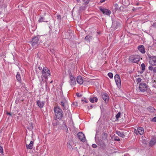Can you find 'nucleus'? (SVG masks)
Instances as JSON below:
<instances>
[{
  "mask_svg": "<svg viewBox=\"0 0 156 156\" xmlns=\"http://www.w3.org/2000/svg\"><path fill=\"white\" fill-rule=\"evenodd\" d=\"M30 126L31 128H32V129H33V124L31 123L30 124Z\"/></svg>",
  "mask_w": 156,
  "mask_h": 156,
  "instance_id": "obj_50",
  "label": "nucleus"
},
{
  "mask_svg": "<svg viewBox=\"0 0 156 156\" xmlns=\"http://www.w3.org/2000/svg\"><path fill=\"white\" fill-rule=\"evenodd\" d=\"M53 82V81H52V80L50 82V83H52Z\"/></svg>",
  "mask_w": 156,
  "mask_h": 156,
  "instance_id": "obj_57",
  "label": "nucleus"
},
{
  "mask_svg": "<svg viewBox=\"0 0 156 156\" xmlns=\"http://www.w3.org/2000/svg\"><path fill=\"white\" fill-rule=\"evenodd\" d=\"M115 79L116 84L118 87H120L121 80L118 74H116L115 76Z\"/></svg>",
  "mask_w": 156,
  "mask_h": 156,
  "instance_id": "obj_9",
  "label": "nucleus"
},
{
  "mask_svg": "<svg viewBox=\"0 0 156 156\" xmlns=\"http://www.w3.org/2000/svg\"><path fill=\"white\" fill-rule=\"evenodd\" d=\"M84 3L86 4H87L89 2V0H83Z\"/></svg>",
  "mask_w": 156,
  "mask_h": 156,
  "instance_id": "obj_40",
  "label": "nucleus"
},
{
  "mask_svg": "<svg viewBox=\"0 0 156 156\" xmlns=\"http://www.w3.org/2000/svg\"><path fill=\"white\" fill-rule=\"evenodd\" d=\"M142 80L140 78H138L136 79V81L138 83H140L141 82Z\"/></svg>",
  "mask_w": 156,
  "mask_h": 156,
  "instance_id": "obj_35",
  "label": "nucleus"
},
{
  "mask_svg": "<svg viewBox=\"0 0 156 156\" xmlns=\"http://www.w3.org/2000/svg\"><path fill=\"white\" fill-rule=\"evenodd\" d=\"M16 78L18 81H20L21 80L20 76V74L17 73L16 76Z\"/></svg>",
  "mask_w": 156,
  "mask_h": 156,
  "instance_id": "obj_30",
  "label": "nucleus"
},
{
  "mask_svg": "<svg viewBox=\"0 0 156 156\" xmlns=\"http://www.w3.org/2000/svg\"><path fill=\"white\" fill-rule=\"evenodd\" d=\"M89 100L91 102L94 103V102H97L98 99L96 97H90L89 98Z\"/></svg>",
  "mask_w": 156,
  "mask_h": 156,
  "instance_id": "obj_21",
  "label": "nucleus"
},
{
  "mask_svg": "<svg viewBox=\"0 0 156 156\" xmlns=\"http://www.w3.org/2000/svg\"><path fill=\"white\" fill-rule=\"evenodd\" d=\"M147 109L148 110L149 112L151 113H152L154 112L155 110V108L153 107L149 106L147 108Z\"/></svg>",
  "mask_w": 156,
  "mask_h": 156,
  "instance_id": "obj_26",
  "label": "nucleus"
},
{
  "mask_svg": "<svg viewBox=\"0 0 156 156\" xmlns=\"http://www.w3.org/2000/svg\"><path fill=\"white\" fill-rule=\"evenodd\" d=\"M74 102H73V105H74Z\"/></svg>",
  "mask_w": 156,
  "mask_h": 156,
  "instance_id": "obj_59",
  "label": "nucleus"
},
{
  "mask_svg": "<svg viewBox=\"0 0 156 156\" xmlns=\"http://www.w3.org/2000/svg\"><path fill=\"white\" fill-rule=\"evenodd\" d=\"M121 115V113L119 112L115 116V118L116 120H118V119L120 117Z\"/></svg>",
  "mask_w": 156,
  "mask_h": 156,
  "instance_id": "obj_31",
  "label": "nucleus"
},
{
  "mask_svg": "<svg viewBox=\"0 0 156 156\" xmlns=\"http://www.w3.org/2000/svg\"><path fill=\"white\" fill-rule=\"evenodd\" d=\"M1 0H0V1H1Z\"/></svg>",
  "mask_w": 156,
  "mask_h": 156,
  "instance_id": "obj_61",
  "label": "nucleus"
},
{
  "mask_svg": "<svg viewBox=\"0 0 156 156\" xmlns=\"http://www.w3.org/2000/svg\"><path fill=\"white\" fill-rule=\"evenodd\" d=\"M105 0H101V1H100V2H104L105 1Z\"/></svg>",
  "mask_w": 156,
  "mask_h": 156,
  "instance_id": "obj_55",
  "label": "nucleus"
},
{
  "mask_svg": "<svg viewBox=\"0 0 156 156\" xmlns=\"http://www.w3.org/2000/svg\"><path fill=\"white\" fill-rule=\"evenodd\" d=\"M93 105H90V107H89V106H88V107H87V108H88V109L89 110V109H91V108H93Z\"/></svg>",
  "mask_w": 156,
  "mask_h": 156,
  "instance_id": "obj_46",
  "label": "nucleus"
},
{
  "mask_svg": "<svg viewBox=\"0 0 156 156\" xmlns=\"http://www.w3.org/2000/svg\"><path fill=\"white\" fill-rule=\"evenodd\" d=\"M85 7L84 6H81L80 7L79 9V12H82L83 10H84L85 9Z\"/></svg>",
  "mask_w": 156,
  "mask_h": 156,
  "instance_id": "obj_29",
  "label": "nucleus"
},
{
  "mask_svg": "<svg viewBox=\"0 0 156 156\" xmlns=\"http://www.w3.org/2000/svg\"><path fill=\"white\" fill-rule=\"evenodd\" d=\"M6 114L7 115H9L10 116H12V114L10 112H6Z\"/></svg>",
  "mask_w": 156,
  "mask_h": 156,
  "instance_id": "obj_47",
  "label": "nucleus"
},
{
  "mask_svg": "<svg viewBox=\"0 0 156 156\" xmlns=\"http://www.w3.org/2000/svg\"><path fill=\"white\" fill-rule=\"evenodd\" d=\"M77 136L79 140L82 142H85L86 139L85 136L82 132H80L77 134Z\"/></svg>",
  "mask_w": 156,
  "mask_h": 156,
  "instance_id": "obj_7",
  "label": "nucleus"
},
{
  "mask_svg": "<svg viewBox=\"0 0 156 156\" xmlns=\"http://www.w3.org/2000/svg\"><path fill=\"white\" fill-rule=\"evenodd\" d=\"M108 75L110 78H112L113 77V74L112 73H108Z\"/></svg>",
  "mask_w": 156,
  "mask_h": 156,
  "instance_id": "obj_34",
  "label": "nucleus"
},
{
  "mask_svg": "<svg viewBox=\"0 0 156 156\" xmlns=\"http://www.w3.org/2000/svg\"><path fill=\"white\" fill-rule=\"evenodd\" d=\"M76 81L78 83L80 84H82L83 83V80L81 76H78L76 78Z\"/></svg>",
  "mask_w": 156,
  "mask_h": 156,
  "instance_id": "obj_18",
  "label": "nucleus"
},
{
  "mask_svg": "<svg viewBox=\"0 0 156 156\" xmlns=\"http://www.w3.org/2000/svg\"><path fill=\"white\" fill-rule=\"evenodd\" d=\"M81 101H84V100H83V99H82V100H81Z\"/></svg>",
  "mask_w": 156,
  "mask_h": 156,
  "instance_id": "obj_58",
  "label": "nucleus"
},
{
  "mask_svg": "<svg viewBox=\"0 0 156 156\" xmlns=\"http://www.w3.org/2000/svg\"><path fill=\"white\" fill-rule=\"evenodd\" d=\"M0 152L2 154L3 152V147L1 146H0Z\"/></svg>",
  "mask_w": 156,
  "mask_h": 156,
  "instance_id": "obj_39",
  "label": "nucleus"
},
{
  "mask_svg": "<svg viewBox=\"0 0 156 156\" xmlns=\"http://www.w3.org/2000/svg\"><path fill=\"white\" fill-rule=\"evenodd\" d=\"M36 103L39 108L41 109L43 108L45 102L44 101H41L40 100H38L37 101Z\"/></svg>",
  "mask_w": 156,
  "mask_h": 156,
  "instance_id": "obj_14",
  "label": "nucleus"
},
{
  "mask_svg": "<svg viewBox=\"0 0 156 156\" xmlns=\"http://www.w3.org/2000/svg\"><path fill=\"white\" fill-rule=\"evenodd\" d=\"M141 70H145V65L144 63H142L141 65Z\"/></svg>",
  "mask_w": 156,
  "mask_h": 156,
  "instance_id": "obj_33",
  "label": "nucleus"
},
{
  "mask_svg": "<svg viewBox=\"0 0 156 156\" xmlns=\"http://www.w3.org/2000/svg\"><path fill=\"white\" fill-rule=\"evenodd\" d=\"M140 56L138 55H131L129 58V62L134 63H138L140 61Z\"/></svg>",
  "mask_w": 156,
  "mask_h": 156,
  "instance_id": "obj_3",
  "label": "nucleus"
},
{
  "mask_svg": "<svg viewBox=\"0 0 156 156\" xmlns=\"http://www.w3.org/2000/svg\"><path fill=\"white\" fill-rule=\"evenodd\" d=\"M42 78L43 77L45 79H47L48 76H50V70L47 67H44L42 69Z\"/></svg>",
  "mask_w": 156,
  "mask_h": 156,
  "instance_id": "obj_5",
  "label": "nucleus"
},
{
  "mask_svg": "<svg viewBox=\"0 0 156 156\" xmlns=\"http://www.w3.org/2000/svg\"><path fill=\"white\" fill-rule=\"evenodd\" d=\"M38 22L39 23H41L42 22H48V20L46 19L43 16H40V18L38 20Z\"/></svg>",
  "mask_w": 156,
  "mask_h": 156,
  "instance_id": "obj_19",
  "label": "nucleus"
},
{
  "mask_svg": "<svg viewBox=\"0 0 156 156\" xmlns=\"http://www.w3.org/2000/svg\"><path fill=\"white\" fill-rule=\"evenodd\" d=\"M45 87H46V89L47 90V88H48V85H47V83H46V85H45Z\"/></svg>",
  "mask_w": 156,
  "mask_h": 156,
  "instance_id": "obj_53",
  "label": "nucleus"
},
{
  "mask_svg": "<svg viewBox=\"0 0 156 156\" xmlns=\"http://www.w3.org/2000/svg\"><path fill=\"white\" fill-rule=\"evenodd\" d=\"M139 90L142 92H144L149 89V87L147 83L141 82L139 85Z\"/></svg>",
  "mask_w": 156,
  "mask_h": 156,
  "instance_id": "obj_4",
  "label": "nucleus"
},
{
  "mask_svg": "<svg viewBox=\"0 0 156 156\" xmlns=\"http://www.w3.org/2000/svg\"><path fill=\"white\" fill-rule=\"evenodd\" d=\"M152 26L153 27L156 28V22L154 23Z\"/></svg>",
  "mask_w": 156,
  "mask_h": 156,
  "instance_id": "obj_45",
  "label": "nucleus"
},
{
  "mask_svg": "<svg viewBox=\"0 0 156 156\" xmlns=\"http://www.w3.org/2000/svg\"><path fill=\"white\" fill-rule=\"evenodd\" d=\"M84 99H85V100H84V101L85 102V103H88V101L86 100V98H84Z\"/></svg>",
  "mask_w": 156,
  "mask_h": 156,
  "instance_id": "obj_49",
  "label": "nucleus"
},
{
  "mask_svg": "<svg viewBox=\"0 0 156 156\" xmlns=\"http://www.w3.org/2000/svg\"><path fill=\"white\" fill-rule=\"evenodd\" d=\"M92 147L93 148H96L97 147V146L96 144H93L92 145Z\"/></svg>",
  "mask_w": 156,
  "mask_h": 156,
  "instance_id": "obj_42",
  "label": "nucleus"
},
{
  "mask_svg": "<svg viewBox=\"0 0 156 156\" xmlns=\"http://www.w3.org/2000/svg\"><path fill=\"white\" fill-rule=\"evenodd\" d=\"M34 144V142L31 141L30 142V144L28 145L27 144L26 145V147L27 149H32L33 148V145Z\"/></svg>",
  "mask_w": 156,
  "mask_h": 156,
  "instance_id": "obj_17",
  "label": "nucleus"
},
{
  "mask_svg": "<svg viewBox=\"0 0 156 156\" xmlns=\"http://www.w3.org/2000/svg\"><path fill=\"white\" fill-rule=\"evenodd\" d=\"M148 58L149 59V63L152 66H156V56H151L150 54H147Z\"/></svg>",
  "mask_w": 156,
  "mask_h": 156,
  "instance_id": "obj_6",
  "label": "nucleus"
},
{
  "mask_svg": "<svg viewBox=\"0 0 156 156\" xmlns=\"http://www.w3.org/2000/svg\"><path fill=\"white\" fill-rule=\"evenodd\" d=\"M97 144L99 145L101 148H105L106 145L104 141L101 140H98L97 142Z\"/></svg>",
  "mask_w": 156,
  "mask_h": 156,
  "instance_id": "obj_10",
  "label": "nucleus"
},
{
  "mask_svg": "<svg viewBox=\"0 0 156 156\" xmlns=\"http://www.w3.org/2000/svg\"><path fill=\"white\" fill-rule=\"evenodd\" d=\"M134 132L135 133H137V131L136 129H134Z\"/></svg>",
  "mask_w": 156,
  "mask_h": 156,
  "instance_id": "obj_51",
  "label": "nucleus"
},
{
  "mask_svg": "<svg viewBox=\"0 0 156 156\" xmlns=\"http://www.w3.org/2000/svg\"><path fill=\"white\" fill-rule=\"evenodd\" d=\"M92 38L93 37L92 36L87 35L85 37L84 39L86 41H87V42H90V40H91Z\"/></svg>",
  "mask_w": 156,
  "mask_h": 156,
  "instance_id": "obj_25",
  "label": "nucleus"
},
{
  "mask_svg": "<svg viewBox=\"0 0 156 156\" xmlns=\"http://www.w3.org/2000/svg\"><path fill=\"white\" fill-rule=\"evenodd\" d=\"M67 147L69 148H72V147L71 145L70 144L69 142H68L67 143Z\"/></svg>",
  "mask_w": 156,
  "mask_h": 156,
  "instance_id": "obj_36",
  "label": "nucleus"
},
{
  "mask_svg": "<svg viewBox=\"0 0 156 156\" xmlns=\"http://www.w3.org/2000/svg\"><path fill=\"white\" fill-rule=\"evenodd\" d=\"M58 124V123H57V122H56V123H55V122H53V125L54 126H57Z\"/></svg>",
  "mask_w": 156,
  "mask_h": 156,
  "instance_id": "obj_48",
  "label": "nucleus"
},
{
  "mask_svg": "<svg viewBox=\"0 0 156 156\" xmlns=\"http://www.w3.org/2000/svg\"><path fill=\"white\" fill-rule=\"evenodd\" d=\"M144 71V70H142L140 72V74H142L143 73Z\"/></svg>",
  "mask_w": 156,
  "mask_h": 156,
  "instance_id": "obj_54",
  "label": "nucleus"
},
{
  "mask_svg": "<svg viewBox=\"0 0 156 156\" xmlns=\"http://www.w3.org/2000/svg\"><path fill=\"white\" fill-rule=\"evenodd\" d=\"M138 50L143 54H144L145 52L144 47L143 45H141L138 46Z\"/></svg>",
  "mask_w": 156,
  "mask_h": 156,
  "instance_id": "obj_15",
  "label": "nucleus"
},
{
  "mask_svg": "<svg viewBox=\"0 0 156 156\" xmlns=\"http://www.w3.org/2000/svg\"><path fill=\"white\" fill-rule=\"evenodd\" d=\"M114 140H115L118 141H120V139L119 138L118 136H115L114 137Z\"/></svg>",
  "mask_w": 156,
  "mask_h": 156,
  "instance_id": "obj_37",
  "label": "nucleus"
},
{
  "mask_svg": "<svg viewBox=\"0 0 156 156\" xmlns=\"http://www.w3.org/2000/svg\"><path fill=\"white\" fill-rule=\"evenodd\" d=\"M102 97L106 103L108 102L109 99V97L107 94L105 93L101 95Z\"/></svg>",
  "mask_w": 156,
  "mask_h": 156,
  "instance_id": "obj_13",
  "label": "nucleus"
},
{
  "mask_svg": "<svg viewBox=\"0 0 156 156\" xmlns=\"http://www.w3.org/2000/svg\"><path fill=\"white\" fill-rule=\"evenodd\" d=\"M70 84L71 86L75 85L76 84V81L75 78L73 76L72 74H70Z\"/></svg>",
  "mask_w": 156,
  "mask_h": 156,
  "instance_id": "obj_12",
  "label": "nucleus"
},
{
  "mask_svg": "<svg viewBox=\"0 0 156 156\" xmlns=\"http://www.w3.org/2000/svg\"><path fill=\"white\" fill-rule=\"evenodd\" d=\"M20 99L19 98H17L16 100H15V103L16 104H18L19 102Z\"/></svg>",
  "mask_w": 156,
  "mask_h": 156,
  "instance_id": "obj_38",
  "label": "nucleus"
},
{
  "mask_svg": "<svg viewBox=\"0 0 156 156\" xmlns=\"http://www.w3.org/2000/svg\"><path fill=\"white\" fill-rule=\"evenodd\" d=\"M57 18L58 19H61V16L60 15H57Z\"/></svg>",
  "mask_w": 156,
  "mask_h": 156,
  "instance_id": "obj_43",
  "label": "nucleus"
},
{
  "mask_svg": "<svg viewBox=\"0 0 156 156\" xmlns=\"http://www.w3.org/2000/svg\"><path fill=\"white\" fill-rule=\"evenodd\" d=\"M38 68L40 70H41L42 69V67L40 66H39Z\"/></svg>",
  "mask_w": 156,
  "mask_h": 156,
  "instance_id": "obj_52",
  "label": "nucleus"
},
{
  "mask_svg": "<svg viewBox=\"0 0 156 156\" xmlns=\"http://www.w3.org/2000/svg\"><path fill=\"white\" fill-rule=\"evenodd\" d=\"M138 132L140 135H142L144 133V129L142 127H139L137 129Z\"/></svg>",
  "mask_w": 156,
  "mask_h": 156,
  "instance_id": "obj_24",
  "label": "nucleus"
},
{
  "mask_svg": "<svg viewBox=\"0 0 156 156\" xmlns=\"http://www.w3.org/2000/svg\"><path fill=\"white\" fill-rule=\"evenodd\" d=\"M156 143V138H154L152 139L149 143V146L150 147H152L153 145H155Z\"/></svg>",
  "mask_w": 156,
  "mask_h": 156,
  "instance_id": "obj_16",
  "label": "nucleus"
},
{
  "mask_svg": "<svg viewBox=\"0 0 156 156\" xmlns=\"http://www.w3.org/2000/svg\"><path fill=\"white\" fill-rule=\"evenodd\" d=\"M116 133L119 136L122 137V138H124L125 136V135L123 133V132H122L120 131L117 130L116 132Z\"/></svg>",
  "mask_w": 156,
  "mask_h": 156,
  "instance_id": "obj_22",
  "label": "nucleus"
},
{
  "mask_svg": "<svg viewBox=\"0 0 156 156\" xmlns=\"http://www.w3.org/2000/svg\"><path fill=\"white\" fill-rule=\"evenodd\" d=\"M99 9L104 15L109 16L111 13V11L107 9H103L101 7H99Z\"/></svg>",
  "mask_w": 156,
  "mask_h": 156,
  "instance_id": "obj_8",
  "label": "nucleus"
},
{
  "mask_svg": "<svg viewBox=\"0 0 156 156\" xmlns=\"http://www.w3.org/2000/svg\"><path fill=\"white\" fill-rule=\"evenodd\" d=\"M54 110L56 118L59 120L61 119L63 115L62 110L59 107L55 106L54 107Z\"/></svg>",
  "mask_w": 156,
  "mask_h": 156,
  "instance_id": "obj_1",
  "label": "nucleus"
},
{
  "mask_svg": "<svg viewBox=\"0 0 156 156\" xmlns=\"http://www.w3.org/2000/svg\"><path fill=\"white\" fill-rule=\"evenodd\" d=\"M76 94L77 97H80L81 96H82V95L81 94H80L79 93H77Z\"/></svg>",
  "mask_w": 156,
  "mask_h": 156,
  "instance_id": "obj_41",
  "label": "nucleus"
},
{
  "mask_svg": "<svg viewBox=\"0 0 156 156\" xmlns=\"http://www.w3.org/2000/svg\"><path fill=\"white\" fill-rule=\"evenodd\" d=\"M154 66L150 65L148 67V69L151 71H152L154 73L156 74V66L154 67L153 66Z\"/></svg>",
  "mask_w": 156,
  "mask_h": 156,
  "instance_id": "obj_20",
  "label": "nucleus"
},
{
  "mask_svg": "<svg viewBox=\"0 0 156 156\" xmlns=\"http://www.w3.org/2000/svg\"><path fill=\"white\" fill-rule=\"evenodd\" d=\"M152 121L154 122H156V117H154L152 119Z\"/></svg>",
  "mask_w": 156,
  "mask_h": 156,
  "instance_id": "obj_44",
  "label": "nucleus"
},
{
  "mask_svg": "<svg viewBox=\"0 0 156 156\" xmlns=\"http://www.w3.org/2000/svg\"><path fill=\"white\" fill-rule=\"evenodd\" d=\"M114 7L116 11L120 9V7H119L118 5L117 4L115 5Z\"/></svg>",
  "mask_w": 156,
  "mask_h": 156,
  "instance_id": "obj_32",
  "label": "nucleus"
},
{
  "mask_svg": "<svg viewBox=\"0 0 156 156\" xmlns=\"http://www.w3.org/2000/svg\"><path fill=\"white\" fill-rule=\"evenodd\" d=\"M122 23V22H119L117 21L116 22V28H118L119 27H120L121 25V23Z\"/></svg>",
  "mask_w": 156,
  "mask_h": 156,
  "instance_id": "obj_27",
  "label": "nucleus"
},
{
  "mask_svg": "<svg viewBox=\"0 0 156 156\" xmlns=\"http://www.w3.org/2000/svg\"><path fill=\"white\" fill-rule=\"evenodd\" d=\"M40 43V37L37 36L35 37L32 38L31 41V44L32 46L34 47L35 48H37V47L38 45Z\"/></svg>",
  "mask_w": 156,
  "mask_h": 156,
  "instance_id": "obj_2",
  "label": "nucleus"
},
{
  "mask_svg": "<svg viewBox=\"0 0 156 156\" xmlns=\"http://www.w3.org/2000/svg\"><path fill=\"white\" fill-rule=\"evenodd\" d=\"M56 120V121H57V119H56V120Z\"/></svg>",
  "mask_w": 156,
  "mask_h": 156,
  "instance_id": "obj_60",
  "label": "nucleus"
},
{
  "mask_svg": "<svg viewBox=\"0 0 156 156\" xmlns=\"http://www.w3.org/2000/svg\"><path fill=\"white\" fill-rule=\"evenodd\" d=\"M62 124L63 129L66 130H68V128L66 125V123L65 121H64L63 122Z\"/></svg>",
  "mask_w": 156,
  "mask_h": 156,
  "instance_id": "obj_28",
  "label": "nucleus"
},
{
  "mask_svg": "<svg viewBox=\"0 0 156 156\" xmlns=\"http://www.w3.org/2000/svg\"><path fill=\"white\" fill-rule=\"evenodd\" d=\"M108 137V134L105 132H103L101 135L102 139L103 140H106Z\"/></svg>",
  "mask_w": 156,
  "mask_h": 156,
  "instance_id": "obj_23",
  "label": "nucleus"
},
{
  "mask_svg": "<svg viewBox=\"0 0 156 156\" xmlns=\"http://www.w3.org/2000/svg\"><path fill=\"white\" fill-rule=\"evenodd\" d=\"M60 105L62 107L63 110H66V108H67L68 104L67 101L66 100L63 101H61Z\"/></svg>",
  "mask_w": 156,
  "mask_h": 156,
  "instance_id": "obj_11",
  "label": "nucleus"
},
{
  "mask_svg": "<svg viewBox=\"0 0 156 156\" xmlns=\"http://www.w3.org/2000/svg\"><path fill=\"white\" fill-rule=\"evenodd\" d=\"M128 155H129L128 154H125L124 155V156H127Z\"/></svg>",
  "mask_w": 156,
  "mask_h": 156,
  "instance_id": "obj_56",
  "label": "nucleus"
}]
</instances>
